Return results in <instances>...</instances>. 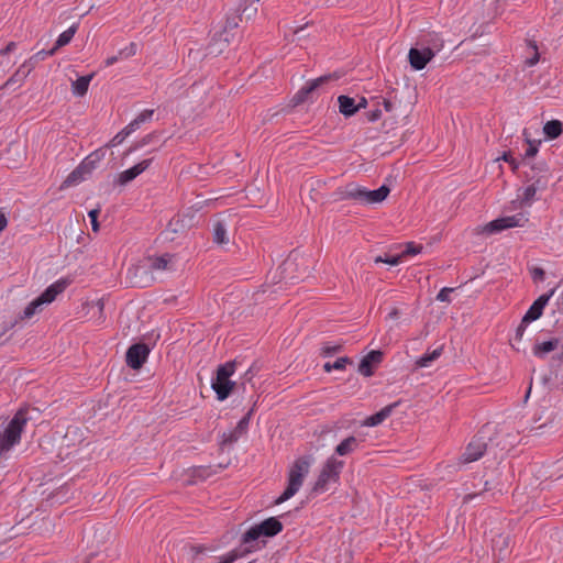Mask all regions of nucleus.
Returning <instances> with one entry per match:
<instances>
[{"label":"nucleus","instance_id":"nucleus-1","mask_svg":"<svg viewBox=\"0 0 563 563\" xmlns=\"http://www.w3.org/2000/svg\"><path fill=\"white\" fill-rule=\"evenodd\" d=\"M313 463L311 455L298 457L290 466L288 472V484L284 493L276 499V504H282L295 496L302 486L303 479L309 474Z\"/></svg>","mask_w":563,"mask_h":563},{"label":"nucleus","instance_id":"nucleus-2","mask_svg":"<svg viewBox=\"0 0 563 563\" xmlns=\"http://www.w3.org/2000/svg\"><path fill=\"white\" fill-rule=\"evenodd\" d=\"M27 415L19 410L8 423L3 434L0 432V456L20 443L22 431L27 422Z\"/></svg>","mask_w":563,"mask_h":563},{"label":"nucleus","instance_id":"nucleus-3","mask_svg":"<svg viewBox=\"0 0 563 563\" xmlns=\"http://www.w3.org/2000/svg\"><path fill=\"white\" fill-rule=\"evenodd\" d=\"M389 192L390 188L387 185H382L377 189L368 190L357 184H349L343 191V198L352 199L363 205H375L384 201Z\"/></svg>","mask_w":563,"mask_h":563},{"label":"nucleus","instance_id":"nucleus-4","mask_svg":"<svg viewBox=\"0 0 563 563\" xmlns=\"http://www.w3.org/2000/svg\"><path fill=\"white\" fill-rule=\"evenodd\" d=\"M343 466L344 463L342 461L334 456H330L322 465L319 476L312 487V492L314 494L328 492L332 485L339 482Z\"/></svg>","mask_w":563,"mask_h":563},{"label":"nucleus","instance_id":"nucleus-5","mask_svg":"<svg viewBox=\"0 0 563 563\" xmlns=\"http://www.w3.org/2000/svg\"><path fill=\"white\" fill-rule=\"evenodd\" d=\"M234 373V362H227L218 367L216 376L211 379V387L217 394V398L219 400L222 401L229 397L234 386V382L230 378Z\"/></svg>","mask_w":563,"mask_h":563},{"label":"nucleus","instance_id":"nucleus-6","mask_svg":"<svg viewBox=\"0 0 563 563\" xmlns=\"http://www.w3.org/2000/svg\"><path fill=\"white\" fill-rule=\"evenodd\" d=\"M283 530V523L276 517H269L252 526L242 537L243 544H250L262 537L272 538Z\"/></svg>","mask_w":563,"mask_h":563},{"label":"nucleus","instance_id":"nucleus-7","mask_svg":"<svg viewBox=\"0 0 563 563\" xmlns=\"http://www.w3.org/2000/svg\"><path fill=\"white\" fill-rule=\"evenodd\" d=\"M100 158L101 157L97 152L91 153L84 159V162L76 169H74L67 176L64 184L66 186H73L82 181L86 178V175L89 174L95 168V164L99 162Z\"/></svg>","mask_w":563,"mask_h":563},{"label":"nucleus","instance_id":"nucleus-8","mask_svg":"<svg viewBox=\"0 0 563 563\" xmlns=\"http://www.w3.org/2000/svg\"><path fill=\"white\" fill-rule=\"evenodd\" d=\"M443 46L442 41L438 45H435V51L430 47H424L422 49L419 48H410L408 58L411 67L416 70H422L427 64L434 57L435 52L440 51Z\"/></svg>","mask_w":563,"mask_h":563},{"label":"nucleus","instance_id":"nucleus-9","mask_svg":"<svg viewBox=\"0 0 563 563\" xmlns=\"http://www.w3.org/2000/svg\"><path fill=\"white\" fill-rule=\"evenodd\" d=\"M548 186V179L543 176L538 177L532 183L528 184L523 188L519 189L518 199L520 203L526 207H530L536 200L538 191H543Z\"/></svg>","mask_w":563,"mask_h":563},{"label":"nucleus","instance_id":"nucleus-10","mask_svg":"<svg viewBox=\"0 0 563 563\" xmlns=\"http://www.w3.org/2000/svg\"><path fill=\"white\" fill-rule=\"evenodd\" d=\"M528 218L523 213H517L514 216L501 217L490 221L486 227L485 231L488 233H497L506 229L522 227Z\"/></svg>","mask_w":563,"mask_h":563},{"label":"nucleus","instance_id":"nucleus-11","mask_svg":"<svg viewBox=\"0 0 563 563\" xmlns=\"http://www.w3.org/2000/svg\"><path fill=\"white\" fill-rule=\"evenodd\" d=\"M528 218L523 213H517L514 216L501 217L490 221L486 227L485 231L488 233H497L506 229L522 227Z\"/></svg>","mask_w":563,"mask_h":563},{"label":"nucleus","instance_id":"nucleus-12","mask_svg":"<svg viewBox=\"0 0 563 563\" xmlns=\"http://www.w3.org/2000/svg\"><path fill=\"white\" fill-rule=\"evenodd\" d=\"M487 444L482 437H474L467 444L465 452L460 456L459 464H468L479 460L485 451Z\"/></svg>","mask_w":563,"mask_h":563},{"label":"nucleus","instance_id":"nucleus-13","mask_svg":"<svg viewBox=\"0 0 563 563\" xmlns=\"http://www.w3.org/2000/svg\"><path fill=\"white\" fill-rule=\"evenodd\" d=\"M148 354L150 349L146 344H133L126 351V364L133 369H139L146 362Z\"/></svg>","mask_w":563,"mask_h":563},{"label":"nucleus","instance_id":"nucleus-14","mask_svg":"<svg viewBox=\"0 0 563 563\" xmlns=\"http://www.w3.org/2000/svg\"><path fill=\"white\" fill-rule=\"evenodd\" d=\"M553 295L554 290L552 289L549 292L539 296L522 317L525 323H531L538 320L542 316L545 306L548 305Z\"/></svg>","mask_w":563,"mask_h":563},{"label":"nucleus","instance_id":"nucleus-15","mask_svg":"<svg viewBox=\"0 0 563 563\" xmlns=\"http://www.w3.org/2000/svg\"><path fill=\"white\" fill-rule=\"evenodd\" d=\"M70 284L69 279L67 278H59L53 284H51L38 297L37 299L41 301V303L49 305L53 302L56 297L62 294L67 286Z\"/></svg>","mask_w":563,"mask_h":563},{"label":"nucleus","instance_id":"nucleus-16","mask_svg":"<svg viewBox=\"0 0 563 563\" xmlns=\"http://www.w3.org/2000/svg\"><path fill=\"white\" fill-rule=\"evenodd\" d=\"M34 69V63L32 60H25L18 70L4 82L3 88L15 89L22 86L24 80Z\"/></svg>","mask_w":563,"mask_h":563},{"label":"nucleus","instance_id":"nucleus-17","mask_svg":"<svg viewBox=\"0 0 563 563\" xmlns=\"http://www.w3.org/2000/svg\"><path fill=\"white\" fill-rule=\"evenodd\" d=\"M252 413L253 410L251 409L239 420L233 430L222 434L223 443H234L247 431Z\"/></svg>","mask_w":563,"mask_h":563},{"label":"nucleus","instance_id":"nucleus-18","mask_svg":"<svg viewBox=\"0 0 563 563\" xmlns=\"http://www.w3.org/2000/svg\"><path fill=\"white\" fill-rule=\"evenodd\" d=\"M153 158H146L141 161L140 163L135 164L134 166L123 170L119 174L118 181L120 185L124 186L128 183L135 179L139 175H141L143 172H145L152 164Z\"/></svg>","mask_w":563,"mask_h":563},{"label":"nucleus","instance_id":"nucleus-19","mask_svg":"<svg viewBox=\"0 0 563 563\" xmlns=\"http://www.w3.org/2000/svg\"><path fill=\"white\" fill-rule=\"evenodd\" d=\"M383 360V353L380 351H371L365 355L358 364V373L365 377H369L374 374V367L379 364Z\"/></svg>","mask_w":563,"mask_h":563},{"label":"nucleus","instance_id":"nucleus-20","mask_svg":"<svg viewBox=\"0 0 563 563\" xmlns=\"http://www.w3.org/2000/svg\"><path fill=\"white\" fill-rule=\"evenodd\" d=\"M42 307H43V305L41 303V301L37 298H35L23 309V311L19 314V317L14 321L7 323L4 325L2 333L13 329L18 324L19 321L29 320V319L33 318L37 312H40L42 310Z\"/></svg>","mask_w":563,"mask_h":563},{"label":"nucleus","instance_id":"nucleus-21","mask_svg":"<svg viewBox=\"0 0 563 563\" xmlns=\"http://www.w3.org/2000/svg\"><path fill=\"white\" fill-rule=\"evenodd\" d=\"M174 255L165 253L161 256H154L148 258V268L152 272H164L172 271L174 267Z\"/></svg>","mask_w":563,"mask_h":563},{"label":"nucleus","instance_id":"nucleus-22","mask_svg":"<svg viewBox=\"0 0 563 563\" xmlns=\"http://www.w3.org/2000/svg\"><path fill=\"white\" fill-rule=\"evenodd\" d=\"M137 49H139L137 44L134 42H131L129 45L121 48L117 55L107 57V59L103 63L104 67H110V66L114 65L115 63H118L119 60H123V59L133 57L134 55H136Z\"/></svg>","mask_w":563,"mask_h":563},{"label":"nucleus","instance_id":"nucleus-23","mask_svg":"<svg viewBox=\"0 0 563 563\" xmlns=\"http://www.w3.org/2000/svg\"><path fill=\"white\" fill-rule=\"evenodd\" d=\"M395 405L386 406L380 409L378 412L368 416L362 423L365 427H376L384 422L391 413Z\"/></svg>","mask_w":563,"mask_h":563},{"label":"nucleus","instance_id":"nucleus-24","mask_svg":"<svg viewBox=\"0 0 563 563\" xmlns=\"http://www.w3.org/2000/svg\"><path fill=\"white\" fill-rule=\"evenodd\" d=\"M510 538L508 534H498L493 539L492 548L494 553H497L499 559L506 558L509 552Z\"/></svg>","mask_w":563,"mask_h":563},{"label":"nucleus","instance_id":"nucleus-25","mask_svg":"<svg viewBox=\"0 0 563 563\" xmlns=\"http://www.w3.org/2000/svg\"><path fill=\"white\" fill-rule=\"evenodd\" d=\"M442 352H443L442 345L438 346L433 350H428L423 355H421L419 358H417L415 364L417 367H420V368L429 367L435 360H438L442 355Z\"/></svg>","mask_w":563,"mask_h":563},{"label":"nucleus","instance_id":"nucleus-26","mask_svg":"<svg viewBox=\"0 0 563 563\" xmlns=\"http://www.w3.org/2000/svg\"><path fill=\"white\" fill-rule=\"evenodd\" d=\"M95 74L81 76L77 78L71 84V91L77 97H82L87 93L90 81L92 80Z\"/></svg>","mask_w":563,"mask_h":563},{"label":"nucleus","instance_id":"nucleus-27","mask_svg":"<svg viewBox=\"0 0 563 563\" xmlns=\"http://www.w3.org/2000/svg\"><path fill=\"white\" fill-rule=\"evenodd\" d=\"M339 110L345 117H351L358 111V107H356L355 100L349 96H340L338 98Z\"/></svg>","mask_w":563,"mask_h":563},{"label":"nucleus","instance_id":"nucleus-28","mask_svg":"<svg viewBox=\"0 0 563 563\" xmlns=\"http://www.w3.org/2000/svg\"><path fill=\"white\" fill-rule=\"evenodd\" d=\"M212 239L216 244L223 245L229 243L228 230L225 223L217 220L212 228Z\"/></svg>","mask_w":563,"mask_h":563},{"label":"nucleus","instance_id":"nucleus-29","mask_svg":"<svg viewBox=\"0 0 563 563\" xmlns=\"http://www.w3.org/2000/svg\"><path fill=\"white\" fill-rule=\"evenodd\" d=\"M358 444L360 441L355 437H347L336 445L335 453L340 456L347 455L354 452L358 448Z\"/></svg>","mask_w":563,"mask_h":563},{"label":"nucleus","instance_id":"nucleus-30","mask_svg":"<svg viewBox=\"0 0 563 563\" xmlns=\"http://www.w3.org/2000/svg\"><path fill=\"white\" fill-rule=\"evenodd\" d=\"M559 343L560 342L558 339H551L537 343L533 347V354L537 357L543 358L548 353L554 351L559 346Z\"/></svg>","mask_w":563,"mask_h":563},{"label":"nucleus","instance_id":"nucleus-31","mask_svg":"<svg viewBox=\"0 0 563 563\" xmlns=\"http://www.w3.org/2000/svg\"><path fill=\"white\" fill-rule=\"evenodd\" d=\"M76 32H77V24H73L67 30L62 32L58 35V37L55 42V45L53 46L55 52H57L60 47L69 44L70 41L73 40V37L75 36Z\"/></svg>","mask_w":563,"mask_h":563},{"label":"nucleus","instance_id":"nucleus-32","mask_svg":"<svg viewBox=\"0 0 563 563\" xmlns=\"http://www.w3.org/2000/svg\"><path fill=\"white\" fill-rule=\"evenodd\" d=\"M545 136L550 140L559 137L563 132V123L559 120L548 121L543 126Z\"/></svg>","mask_w":563,"mask_h":563},{"label":"nucleus","instance_id":"nucleus-33","mask_svg":"<svg viewBox=\"0 0 563 563\" xmlns=\"http://www.w3.org/2000/svg\"><path fill=\"white\" fill-rule=\"evenodd\" d=\"M327 80V77H320L318 79H314L312 81L307 82L305 87H302L296 95L298 101H301L303 97L312 92L317 87L320 86L323 81Z\"/></svg>","mask_w":563,"mask_h":563},{"label":"nucleus","instance_id":"nucleus-34","mask_svg":"<svg viewBox=\"0 0 563 563\" xmlns=\"http://www.w3.org/2000/svg\"><path fill=\"white\" fill-rule=\"evenodd\" d=\"M350 363V358L346 356H342L336 358L333 363H325L323 368L327 373H330L332 371H342L345 368L346 364Z\"/></svg>","mask_w":563,"mask_h":563},{"label":"nucleus","instance_id":"nucleus-35","mask_svg":"<svg viewBox=\"0 0 563 563\" xmlns=\"http://www.w3.org/2000/svg\"><path fill=\"white\" fill-rule=\"evenodd\" d=\"M252 550L246 548L243 551H240L238 549L232 550L231 552L227 553L225 555L219 558V563H233L235 560H238L240 556H243L245 553H250Z\"/></svg>","mask_w":563,"mask_h":563},{"label":"nucleus","instance_id":"nucleus-36","mask_svg":"<svg viewBox=\"0 0 563 563\" xmlns=\"http://www.w3.org/2000/svg\"><path fill=\"white\" fill-rule=\"evenodd\" d=\"M401 260H402V255L400 254H397V255H378L374 258V262L376 264L378 263H384V264H388L390 266H396L398 264L401 263Z\"/></svg>","mask_w":563,"mask_h":563},{"label":"nucleus","instance_id":"nucleus-37","mask_svg":"<svg viewBox=\"0 0 563 563\" xmlns=\"http://www.w3.org/2000/svg\"><path fill=\"white\" fill-rule=\"evenodd\" d=\"M55 53L56 52L53 47L48 51L42 49V51H38L36 54H34L32 57H30L27 60H32V63H34V65H35L38 60H44L48 56H53Z\"/></svg>","mask_w":563,"mask_h":563},{"label":"nucleus","instance_id":"nucleus-38","mask_svg":"<svg viewBox=\"0 0 563 563\" xmlns=\"http://www.w3.org/2000/svg\"><path fill=\"white\" fill-rule=\"evenodd\" d=\"M421 251H422L421 245L415 244L413 242H408L406 244L405 250L400 253V255H402V257L407 256V255H417V254L421 253Z\"/></svg>","mask_w":563,"mask_h":563},{"label":"nucleus","instance_id":"nucleus-39","mask_svg":"<svg viewBox=\"0 0 563 563\" xmlns=\"http://www.w3.org/2000/svg\"><path fill=\"white\" fill-rule=\"evenodd\" d=\"M496 161H504V162L509 163V165L511 166L512 170L518 169L519 165H520V163L515 157H512L510 152L503 153V155L500 157H497Z\"/></svg>","mask_w":563,"mask_h":563},{"label":"nucleus","instance_id":"nucleus-40","mask_svg":"<svg viewBox=\"0 0 563 563\" xmlns=\"http://www.w3.org/2000/svg\"><path fill=\"white\" fill-rule=\"evenodd\" d=\"M153 114H154L153 109H145L136 115L135 120L141 125L142 123L151 121L153 118Z\"/></svg>","mask_w":563,"mask_h":563},{"label":"nucleus","instance_id":"nucleus-41","mask_svg":"<svg viewBox=\"0 0 563 563\" xmlns=\"http://www.w3.org/2000/svg\"><path fill=\"white\" fill-rule=\"evenodd\" d=\"M455 289L451 287H443L437 295V300L441 302H451L450 294Z\"/></svg>","mask_w":563,"mask_h":563},{"label":"nucleus","instance_id":"nucleus-42","mask_svg":"<svg viewBox=\"0 0 563 563\" xmlns=\"http://www.w3.org/2000/svg\"><path fill=\"white\" fill-rule=\"evenodd\" d=\"M528 144H529V146H528V148L525 152V157L526 158L533 157V156L537 155V153L539 151L540 142L528 141Z\"/></svg>","mask_w":563,"mask_h":563},{"label":"nucleus","instance_id":"nucleus-43","mask_svg":"<svg viewBox=\"0 0 563 563\" xmlns=\"http://www.w3.org/2000/svg\"><path fill=\"white\" fill-rule=\"evenodd\" d=\"M340 347H341L340 345L325 343L321 349L322 355L323 356H332L340 350Z\"/></svg>","mask_w":563,"mask_h":563},{"label":"nucleus","instance_id":"nucleus-44","mask_svg":"<svg viewBox=\"0 0 563 563\" xmlns=\"http://www.w3.org/2000/svg\"><path fill=\"white\" fill-rule=\"evenodd\" d=\"M530 323H525L523 321V318L521 319V322L520 324L517 327L516 329V333H515V340L517 341H521L522 338H523V334L527 330V327L529 325Z\"/></svg>","mask_w":563,"mask_h":563},{"label":"nucleus","instance_id":"nucleus-45","mask_svg":"<svg viewBox=\"0 0 563 563\" xmlns=\"http://www.w3.org/2000/svg\"><path fill=\"white\" fill-rule=\"evenodd\" d=\"M128 136L129 135H125L124 131L121 130L110 141V146L115 147V146L120 145Z\"/></svg>","mask_w":563,"mask_h":563},{"label":"nucleus","instance_id":"nucleus-46","mask_svg":"<svg viewBox=\"0 0 563 563\" xmlns=\"http://www.w3.org/2000/svg\"><path fill=\"white\" fill-rule=\"evenodd\" d=\"M98 214H99V210H97V209L90 210L88 213L90 221H91V228L95 232H97L99 230V223L97 220Z\"/></svg>","mask_w":563,"mask_h":563},{"label":"nucleus","instance_id":"nucleus-47","mask_svg":"<svg viewBox=\"0 0 563 563\" xmlns=\"http://www.w3.org/2000/svg\"><path fill=\"white\" fill-rule=\"evenodd\" d=\"M141 125L137 123V121L134 119L132 120L128 125H125L122 130L124 131L125 135H131L133 132H135Z\"/></svg>","mask_w":563,"mask_h":563},{"label":"nucleus","instance_id":"nucleus-48","mask_svg":"<svg viewBox=\"0 0 563 563\" xmlns=\"http://www.w3.org/2000/svg\"><path fill=\"white\" fill-rule=\"evenodd\" d=\"M533 48H534V51H537V46H536V45H533ZM538 62H539V53H538V52H534L533 56H532V57H530V58H528V59L526 60V64H527V66L532 67V66H534Z\"/></svg>","mask_w":563,"mask_h":563},{"label":"nucleus","instance_id":"nucleus-49","mask_svg":"<svg viewBox=\"0 0 563 563\" xmlns=\"http://www.w3.org/2000/svg\"><path fill=\"white\" fill-rule=\"evenodd\" d=\"M8 225V217L5 212L0 209V233L7 228Z\"/></svg>","mask_w":563,"mask_h":563},{"label":"nucleus","instance_id":"nucleus-50","mask_svg":"<svg viewBox=\"0 0 563 563\" xmlns=\"http://www.w3.org/2000/svg\"><path fill=\"white\" fill-rule=\"evenodd\" d=\"M16 44L14 42H10L3 49H1V54H9L15 49Z\"/></svg>","mask_w":563,"mask_h":563},{"label":"nucleus","instance_id":"nucleus-51","mask_svg":"<svg viewBox=\"0 0 563 563\" xmlns=\"http://www.w3.org/2000/svg\"><path fill=\"white\" fill-rule=\"evenodd\" d=\"M543 275H544V272L541 268H536L533 271V275L532 276H533L534 279H542Z\"/></svg>","mask_w":563,"mask_h":563},{"label":"nucleus","instance_id":"nucleus-52","mask_svg":"<svg viewBox=\"0 0 563 563\" xmlns=\"http://www.w3.org/2000/svg\"><path fill=\"white\" fill-rule=\"evenodd\" d=\"M380 114H382L380 110H376V111H374V112L371 114L369 120H371V121H376V120H378V119H379Z\"/></svg>","mask_w":563,"mask_h":563},{"label":"nucleus","instance_id":"nucleus-53","mask_svg":"<svg viewBox=\"0 0 563 563\" xmlns=\"http://www.w3.org/2000/svg\"><path fill=\"white\" fill-rule=\"evenodd\" d=\"M366 103H367L366 99H365V98H361V100H360V102L356 104V107H358V110H360L361 108H365V107H366Z\"/></svg>","mask_w":563,"mask_h":563},{"label":"nucleus","instance_id":"nucleus-54","mask_svg":"<svg viewBox=\"0 0 563 563\" xmlns=\"http://www.w3.org/2000/svg\"><path fill=\"white\" fill-rule=\"evenodd\" d=\"M97 306H98V308H99L100 313H102L103 308H104V303H103V301H102V300H98V301H97Z\"/></svg>","mask_w":563,"mask_h":563}]
</instances>
